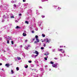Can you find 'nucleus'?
Segmentation results:
<instances>
[{
    "label": "nucleus",
    "mask_w": 77,
    "mask_h": 77,
    "mask_svg": "<svg viewBox=\"0 0 77 77\" xmlns=\"http://www.w3.org/2000/svg\"><path fill=\"white\" fill-rule=\"evenodd\" d=\"M32 10H29L27 11V13L26 14L27 15H31L32 14Z\"/></svg>",
    "instance_id": "nucleus-1"
},
{
    "label": "nucleus",
    "mask_w": 77,
    "mask_h": 77,
    "mask_svg": "<svg viewBox=\"0 0 77 77\" xmlns=\"http://www.w3.org/2000/svg\"><path fill=\"white\" fill-rule=\"evenodd\" d=\"M3 18L4 19H6L7 18H9V15L6 14L5 15H4L3 16Z\"/></svg>",
    "instance_id": "nucleus-2"
},
{
    "label": "nucleus",
    "mask_w": 77,
    "mask_h": 77,
    "mask_svg": "<svg viewBox=\"0 0 77 77\" xmlns=\"http://www.w3.org/2000/svg\"><path fill=\"white\" fill-rule=\"evenodd\" d=\"M57 63H56L55 64H52V66L53 67H54V68H57Z\"/></svg>",
    "instance_id": "nucleus-3"
},
{
    "label": "nucleus",
    "mask_w": 77,
    "mask_h": 77,
    "mask_svg": "<svg viewBox=\"0 0 77 77\" xmlns=\"http://www.w3.org/2000/svg\"><path fill=\"white\" fill-rule=\"evenodd\" d=\"M44 41L45 42L46 44H47V43H48L49 42H50V41H49V40L48 38H46L45 39H44Z\"/></svg>",
    "instance_id": "nucleus-4"
},
{
    "label": "nucleus",
    "mask_w": 77,
    "mask_h": 77,
    "mask_svg": "<svg viewBox=\"0 0 77 77\" xmlns=\"http://www.w3.org/2000/svg\"><path fill=\"white\" fill-rule=\"evenodd\" d=\"M27 46H26L25 47H24V48L25 49V50H28V49H29V47H30V45H27Z\"/></svg>",
    "instance_id": "nucleus-5"
},
{
    "label": "nucleus",
    "mask_w": 77,
    "mask_h": 77,
    "mask_svg": "<svg viewBox=\"0 0 77 77\" xmlns=\"http://www.w3.org/2000/svg\"><path fill=\"white\" fill-rule=\"evenodd\" d=\"M34 53H35V54H37L36 55H37V56H38L39 55V52H38L36 51H35V52H34Z\"/></svg>",
    "instance_id": "nucleus-6"
},
{
    "label": "nucleus",
    "mask_w": 77,
    "mask_h": 77,
    "mask_svg": "<svg viewBox=\"0 0 77 77\" xmlns=\"http://www.w3.org/2000/svg\"><path fill=\"white\" fill-rule=\"evenodd\" d=\"M32 57H33L34 58H36L37 57V55H34V54H32L31 55Z\"/></svg>",
    "instance_id": "nucleus-7"
},
{
    "label": "nucleus",
    "mask_w": 77,
    "mask_h": 77,
    "mask_svg": "<svg viewBox=\"0 0 77 77\" xmlns=\"http://www.w3.org/2000/svg\"><path fill=\"white\" fill-rule=\"evenodd\" d=\"M6 39H9V40H11V38L9 37V36H8L6 37H5Z\"/></svg>",
    "instance_id": "nucleus-8"
},
{
    "label": "nucleus",
    "mask_w": 77,
    "mask_h": 77,
    "mask_svg": "<svg viewBox=\"0 0 77 77\" xmlns=\"http://www.w3.org/2000/svg\"><path fill=\"white\" fill-rule=\"evenodd\" d=\"M11 74H13L14 73V70H11Z\"/></svg>",
    "instance_id": "nucleus-9"
},
{
    "label": "nucleus",
    "mask_w": 77,
    "mask_h": 77,
    "mask_svg": "<svg viewBox=\"0 0 77 77\" xmlns=\"http://www.w3.org/2000/svg\"><path fill=\"white\" fill-rule=\"evenodd\" d=\"M48 54H49V53L48 52H47L44 54V55L47 56V55H48Z\"/></svg>",
    "instance_id": "nucleus-10"
},
{
    "label": "nucleus",
    "mask_w": 77,
    "mask_h": 77,
    "mask_svg": "<svg viewBox=\"0 0 77 77\" xmlns=\"http://www.w3.org/2000/svg\"><path fill=\"white\" fill-rule=\"evenodd\" d=\"M9 64H6L5 65V66H7V67H8L9 66Z\"/></svg>",
    "instance_id": "nucleus-11"
},
{
    "label": "nucleus",
    "mask_w": 77,
    "mask_h": 77,
    "mask_svg": "<svg viewBox=\"0 0 77 77\" xmlns=\"http://www.w3.org/2000/svg\"><path fill=\"white\" fill-rule=\"evenodd\" d=\"M22 55H23V56L25 57H26V54H24V53H22Z\"/></svg>",
    "instance_id": "nucleus-12"
},
{
    "label": "nucleus",
    "mask_w": 77,
    "mask_h": 77,
    "mask_svg": "<svg viewBox=\"0 0 77 77\" xmlns=\"http://www.w3.org/2000/svg\"><path fill=\"white\" fill-rule=\"evenodd\" d=\"M16 2H17V1H11V3H15Z\"/></svg>",
    "instance_id": "nucleus-13"
},
{
    "label": "nucleus",
    "mask_w": 77,
    "mask_h": 77,
    "mask_svg": "<svg viewBox=\"0 0 77 77\" xmlns=\"http://www.w3.org/2000/svg\"><path fill=\"white\" fill-rule=\"evenodd\" d=\"M23 36H26V33H23Z\"/></svg>",
    "instance_id": "nucleus-14"
},
{
    "label": "nucleus",
    "mask_w": 77,
    "mask_h": 77,
    "mask_svg": "<svg viewBox=\"0 0 77 77\" xmlns=\"http://www.w3.org/2000/svg\"><path fill=\"white\" fill-rule=\"evenodd\" d=\"M38 26H41V22H38Z\"/></svg>",
    "instance_id": "nucleus-15"
},
{
    "label": "nucleus",
    "mask_w": 77,
    "mask_h": 77,
    "mask_svg": "<svg viewBox=\"0 0 77 77\" xmlns=\"http://www.w3.org/2000/svg\"><path fill=\"white\" fill-rule=\"evenodd\" d=\"M47 58H48V56H47V57H45L44 58V59H45V60H47Z\"/></svg>",
    "instance_id": "nucleus-16"
},
{
    "label": "nucleus",
    "mask_w": 77,
    "mask_h": 77,
    "mask_svg": "<svg viewBox=\"0 0 77 77\" xmlns=\"http://www.w3.org/2000/svg\"><path fill=\"white\" fill-rule=\"evenodd\" d=\"M0 8L1 9V10H2V8H3V6L1 5L0 6Z\"/></svg>",
    "instance_id": "nucleus-17"
},
{
    "label": "nucleus",
    "mask_w": 77,
    "mask_h": 77,
    "mask_svg": "<svg viewBox=\"0 0 77 77\" xmlns=\"http://www.w3.org/2000/svg\"><path fill=\"white\" fill-rule=\"evenodd\" d=\"M28 6V3L25 4L24 5V6Z\"/></svg>",
    "instance_id": "nucleus-18"
},
{
    "label": "nucleus",
    "mask_w": 77,
    "mask_h": 77,
    "mask_svg": "<svg viewBox=\"0 0 77 77\" xmlns=\"http://www.w3.org/2000/svg\"><path fill=\"white\" fill-rule=\"evenodd\" d=\"M45 1H48V0H42V2H45Z\"/></svg>",
    "instance_id": "nucleus-19"
},
{
    "label": "nucleus",
    "mask_w": 77,
    "mask_h": 77,
    "mask_svg": "<svg viewBox=\"0 0 77 77\" xmlns=\"http://www.w3.org/2000/svg\"><path fill=\"white\" fill-rule=\"evenodd\" d=\"M25 68H28V65H25Z\"/></svg>",
    "instance_id": "nucleus-20"
},
{
    "label": "nucleus",
    "mask_w": 77,
    "mask_h": 77,
    "mask_svg": "<svg viewBox=\"0 0 77 77\" xmlns=\"http://www.w3.org/2000/svg\"><path fill=\"white\" fill-rule=\"evenodd\" d=\"M42 36L43 37H45V34H42Z\"/></svg>",
    "instance_id": "nucleus-21"
},
{
    "label": "nucleus",
    "mask_w": 77,
    "mask_h": 77,
    "mask_svg": "<svg viewBox=\"0 0 77 77\" xmlns=\"http://www.w3.org/2000/svg\"><path fill=\"white\" fill-rule=\"evenodd\" d=\"M36 41L37 42H39V39L38 38H36Z\"/></svg>",
    "instance_id": "nucleus-22"
},
{
    "label": "nucleus",
    "mask_w": 77,
    "mask_h": 77,
    "mask_svg": "<svg viewBox=\"0 0 77 77\" xmlns=\"http://www.w3.org/2000/svg\"><path fill=\"white\" fill-rule=\"evenodd\" d=\"M25 23L28 24H29V22H28V21H25Z\"/></svg>",
    "instance_id": "nucleus-23"
},
{
    "label": "nucleus",
    "mask_w": 77,
    "mask_h": 77,
    "mask_svg": "<svg viewBox=\"0 0 77 77\" xmlns=\"http://www.w3.org/2000/svg\"><path fill=\"white\" fill-rule=\"evenodd\" d=\"M17 59H18V60H21V58L20 57H17Z\"/></svg>",
    "instance_id": "nucleus-24"
},
{
    "label": "nucleus",
    "mask_w": 77,
    "mask_h": 77,
    "mask_svg": "<svg viewBox=\"0 0 77 77\" xmlns=\"http://www.w3.org/2000/svg\"><path fill=\"white\" fill-rule=\"evenodd\" d=\"M16 70H17V71L19 70V68H18V67H17L16 68Z\"/></svg>",
    "instance_id": "nucleus-25"
},
{
    "label": "nucleus",
    "mask_w": 77,
    "mask_h": 77,
    "mask_svg": "<svg viewBox=\"0 0 77 77\" xmlns=\"http://www.w3.org/2000/svg\"><path fill=\"white\" fill-rule=\"evenodd\" d=\"M59 51H63V49H59Z\"/></svg>",
    "instance_id": "nucleus-26"
},
{
    "label": "nucleus",
    "mask_w": 77,
    "mask_h": 77,
    "mask_svg": "<svg viewBox=\"0 0 77 77\" xmlns=\"http://www.w3.org/2000/svg\"><path fill=\"white\" fill-rule=\"evenodd\" d=\"M35 38H36V39H38V35H36L35 37Z\"/></svg>",
    "instance_id": "nucleus-27"
},
{
    "label": "nucleus",
    "mask_w": 77,
    "mask_h": 77,
    "mask_svg": "<svg viewBox=\"0 0 77 77\" xmlns=\"http://www.w3.org/2000/svg\"><path fill=\"white\" fill-rule=\"evenodd\" d=\"M5 21V20L3 19H2V22H4Z\"/></svg>",
    "instance_id": "nucleus-28"
},
{
    "label": "nucleus",
    "mask_w": 77,
    "mask_h": 77,
    "mask_svg": "<svg viewBox=\"0 0 77 77\" xmlns=\"http://www.w3.org/2000/svg\"><path fill=\"white\" fill-rule=\"evenodd\" d=\"M19 28H20V27H19L18 26H17L16 27V29H19Z\"/></svg>",
    "instance_id": "nucleus-29"
},
{
    "label": "nucleus",
    "mask_w": 77,
    "mask_h": 77,
    "mask_svg": "<svg viewBox=\"0 0 77 77\" xmlns=\"http://www.w3.org/2000/svg\"><path fill=\"white\" fill-rule=\"evenodd\" d=\"M38 42L36 41L34 42V43L35 44H38Z\"/></svg>",
    "instance_id": "nucleus-30"
},
{
    "label": "nucleus",
    "mask_w": 77,
    "mask_h": 77,
    "mask_svg": "<svg viewBox=\"0 0 77 77\" xmlns=\"http://www.w3.org/2000/svg\"><path fill=\"white\" fill-rule=\"evenodd\" d=\"M61 53H65V51H61Z\"/></svg>",
    "instance_id": "nucleus-31"
},
{
    "label": "nucleus",
    "mask_w": 77,
    "mask_h": 77,
    "mask_svg": "<svg viewBox=\"0 0 77 77\" xmlns=\"http://www.w3.org/2000/svg\"><path fill=\"white\" fill-rule=\"evenodd\" d=\"M36 14H37V15H39V14L38 12V11L37 10V12H36Z\"/></svg>",
    "instance_id": "nucleus-32"
},
{
    "label": "nucleus",
    "mask_w": 77,
    "mask_h": 77,
    "mask_svg": "<svg viewBox=\"0 0 77 77\" xmlns=\"http://www.w3.org/2000/svg\"><path fill=\"white\" fill-rule=\"evenodd\" d=\"M50 63L51 64H53V63H53V62H52V61H51V62H50Z\"/></svg>",
    "instance_id": "nucleus-33"
},
{
    "label": "nucleus",
    "mask_w": 77,
    "mask_h": 77,
    "mask_svg": "<svg viewBox=\"0 0 77 77\" xmlns=\"http://www.w3.org/2000/svg\"><path fill=\"white\" fill-rule=\"evenodd\" d=\"M31 32L32 33H34L35 32H34V31H32Z\"/></svg>",
    "instance_id": "nucleus-34"
},
{
    "label": "nucleus",
    "mask_w": 77,
    "mask_h": 77,
    "mask_svg": "<svg viewBox=\"0 0 77 77\" xmlns=\"http://www.w3.org/2000/svg\"><path fill=\"white\" fill-rule=\"evenodd\" d=\"M11 18H14V16H11Z\"/></svg>",
    "instance_id": "nucleus-35"
},
{
    "label": "nucleus",
    "mask_w": 77,
    "mask_h": 77,
    "mask_svg": "<svg viewBox=\"0 0 77 77\" xmlns=\"http://www.w3.org/2000/svg\"><path fill=\"white\" fill-rule=\"evenodd\" d=\"M27 42V40H26L25 41V43H26Z\"/></svg>",
    "instance_id": "nucleus-36"
},
{
    "label": "nucleus",
    "mask_w": 77,
    "mask_h": 77,
    "mask_svg": "<svg viewBox=\"0 0 77 77\" xmlns=\"http://www.w3.org/2000/svg\"><path fill=\"white\" fill-rule=\"evenodd\" d=\"M35 38H33V39H32V42H33V41H35Z\"/></svg>",
    "instance_id": "nucleus-37"
},
{
    "label": "nucleus",
    "mask_w": 77,
    "mask_h": 77,
    "mask_svg": "<svg viewBox=\"0 0 77 77\" xmlns=\"http://www.w3.org/2000/svg\"><path fill=\"white\" fill-rule=\"evenodd\" d=\"M14 8H16V5L14 4Z\"/></svg>",
    "instance_id": "nucleus-38"
},
{
    "label": "nucleus",
    "mask_w": 77,
    "mask_h": 77,
    "mask_svg": "<svg viewBox=\"0 0 77 77\" xmlns=\"http://www.w3.org/2000/svg\"><path fill=\"white\" fill-rule=\"evenodd\" d=\"M28 62H29V63H32V61H29Z\"/></svg>",
    "instance_id": "nucleus-39"
},
{
    "label": "nucleus",
    "mask_w": 77,
    "mask_h": 77,
    "mask_svg": "<svg viewBox=\"0 0 77 77\" xmlns=\"http://www.w3.org/2000/svg\"><path fill=\"white\" fill-rule=\"evenodd\" d=\"M11 44H13V45L14 44V42H13V41H11Z\"/></svg>",
    "instance_id": "nucleus-40"
},
{
    "label": "nucleus",
    "mask_w": 77,
    "mask_h": 77,
    "mask_svg": "<svg viewBox=\"0 0 77 77\" xmlns=\"http://www.w3.org/2000/svg\"><path fill=\"white\" fill-rule=\"evenodd\" d=\"M52 51L53 52H54V51H55V49H53Z\"/></svg>",
    "instance_id": "nucleus-41"
},
{
    "label": "nucleus",
    "mask_w": 77,
    "mask_h": 77,
    "mask_svg": "<svg viewBox=\"0 0 77 77\" xmlns=\"http://www.w3.org/2000/svg\"><path fill=\"white\" fill-rule=\"evenodd\" d=\"M44 47H41V49L42 50H44Z\"/></svg>",
    "instance_id": "nucleus-42"
},
{
    "label": "nucleus",
    "mask_w": 77,
    "mask_h": 77,
    "mask_svg": "<svg viewBox=\"0 0 77 77\" xmlns=\"http://www.w3.org/2000/svg\"><path fill=\"white\" fill-rule=\"evenodd\" d=\"M42 18H45V16H42Z\"/></svg>",
    "instance_id": "nucleus-43"
},
{
    "label": "nucleus",
    "mask_w": 77,
    "mask_h": 77,
    "mask_svg": "<svg viewBox=\"0 0 77 77\" xmlns=\"http://www.w3.org/2000/svg\"><path fill=\"white\" fill-rule=\"evenodd\" d=\"M44 47H45V44L44 43V45H43Z\"/></svg>",
    "instance_id": "nucleus-44"
},
{
    "label": "nucleus",
    "mask_w": 77,
    "mask_h": 77,
    "mask_svg": "<svg viewBox=\"0 0 77 77\" xmlns=\"http://www.w3.org/2000/svg\"><path fill=\"white\" fill-rule=\"evenodd\" d=\"M20 48H22V47H23V45H21L20 46Z\"/></svg>",
    "instance_id": "nucleus-45"
},
{
    "label": "nucleus",
    "mask_w": 77,
    "mask_h": 77,
    "mask_svg": "<svg viewBox=\"0 0 77 77\" xmlns=\"http://www.w3.org/2000/svg\"><path fill=\"white\" fill-rule=\"evenodd\" d=\"M7 43L8 44H9V40H7Z\"/></svg>",
    "instance_id": "nucleus-46"
},
{
    "label": "nucleus",
    "mask_w": 77,
    "mask_h": 77,
    "mask_svg": "<svg viewBox=\"0 0 77 77\" xmlns=\"http://www.w3.org/2000/svg\"><path fill=\"white\" fill-rule=\"evenodd\" d=\"M54 59H55V60H57V58L56 57H55L54 58Z\"/></svg>",
    "instance_id": "nucleus-47"
},
{
    "label": "nucleus",
    "mask_w": 77,
    "mask_h": 77,
    "mask_svg": "<svg viewBox=\"0 0 77 77\" xmlns=\"http://www.w3.org/2000/svg\"><path fill=\"white\" fill-rule=\"evenodd\" d=\"M60 57H62V54H60Z\"/></svg>",
    "instance_id": "nucleus-48"
},
{
    "label": "nucleus",
    "mask_w": 77,
    "mask_h": 77,
    "mask_svg": "<svg viewBox=\"0 0 77 77\" xmlns=\"http://www.w3.org/2000/svg\"><path fill=\"white\" fill-rule=\"evenodd\" d=\"M62 47H63V46H60V48H62Z\"/></svg>",
    "instance_id": "nucleus-49"
},
{
    "label": "nucleus",
    "mask_w": 77,
    "mask_h": 77,
    "mask_svg": "<svg viewBox=\"0 0 77 77\" xmlns=\"http://www.w3.org/2000/svg\"><path fill=\"white\" fill-rule=\"evenodd\" d=\"M19 16H21V15H22V14H19Z\"/></svg>",
    "instance_id": "nucleus-50"
},
{
    "label": "nucleus",
    "mask_w": 77,
    "mask_h": 77,
    "mask_svg": "<svg viewBox=\"0 0 77 77\" xmlns=\"http://www.w3.org/2000/svg\"><path fill=\"white\" fill-rule=\"evenodd\" d=\"M15 23H17V22H18V21L16 20H15Z\"/></svg>",
    "instance_id": "nucleus-51"
},
{
    "label": "nucleus",
    "mask_w": 77,
    "mask_h": 77,
    "mask_svg": "<svg viewBox=\"0 0 77 77\" xmlns=\"http://www.w3.org/2000/svg\"><path fill=\"white\" fill-rule=\"evenodd\" d=\"M23 2H26V0H23Z\"/></svg>",
    "instance_id": "nucleus-52"
},
{
    "label": "nucleus",
    "mask_w": 77,
    "mask_h": 77,
    "mask_svg": "<svg viewBox=\"0 0 77 77\" xmlns=\"http://www.w3.org/2000/svg\"><path fill=\"white\" fill-rule=\"evenodd\" d=\"M24 33H26V31H24Z\"/></svg>",
    "instance_id": "nucleus-53"
},
{
    "label": "nucleus",
    "mask_w": 77,
    "mask_h": 77,
    "mask_svg": "<svg viewBox=\"0 0 77 77\" xmlns=\"http://www.w3.org/2000/svg\"><path fill=\"white\" fill-rule=\"evenodd\" d=\"M1 65H2V63H0V66Z\"/></svg>",
    "instance_id": "nucleus-54"
},
{
    "label": "nucleus",
    "mask_w": 77,
    "mask_h": 77,
    "mask_svg": "<svg viewBox=\"0 0 77 77\" xmlns=\"http://www.w3.org/2000/svg\"><path fill=\"white\" fill-rule=\"evenodd\" d=\"M47 65H45V68H46V67H47Z\"/></svg>",
    "instance_id": "nucleus-55"
},
{
    "label": "nucleus",
    "mask_w": 77,
    "mask_h": 77,
    "mask_svg": "<svg viewBox=\"0 0 77 77\" xmlns=\"http://www.w3.org/2000/svg\"><path fill=\"white\" fill-rule=\"evenodd\" d=\"M36 65H37V66H39V65L38 64H36Z\"/></svg>",
    "instance_id": "nucleus-56"
},
{
    "label": "nucleus",
    "mask_w": 77,
    "mask_h": 77,
    "mask_svg": "<svg viewBox=\"0 0 77 77\" xmlns=\"http://www.w3.org/2000/svg\"><path fill=\"white\" fill-rule=\"evenodd\" d=\"M2 38H0V40H2Z\"/></svg>",
    "instance_id": "nucleus-57"
},
{
    "label": "nucleus",
    "mask_w": 77,
    "mask_h": 77,
    "mask_svg": "<svg viewBox=\"0 0 77 77\" xmlns=\"http://www.w3.org/2000/svg\"><path fill=\"white\" fill-rule=\"evenodd\" d=\"M38 29H35V30H36V31H37V30H38Z\"/></svg>",
    "instance_id": "nucleus-58"
},
{
    "label": "nucleus",
    "mask_w": 77,
    "mask_h": 77,
    "mask_svg": "<svg viewBox=\"0 0 77 77\" xmlns=\"http://www.w3.org/2000/svg\"><path fill=\"white\" fill-rule=\"evenodd\" d=\"M49 48H51V47H49Z\"/></svg>",
    "instance_id": "nucleus-59"
},
{
    "label": "nucleus",
    "mask_w": 77,
    "mask_h": 77,
    "mask_svg": "<svg viewBox=\"0 0 77 77\" xmlns=\"http://www.w3.org/2000/svg\"><path fill=\"white\" fill-rule=\"evenodd\" d=\"M66 56V54H64V56Z\"/></svg>",
    "instance_id": "nucleus-60"
},
{
    "label": "nucleus",
    "mask_w": 77,
    "mask_h": 77,
    "mask_svg": "<svg viewBox=\"0 0 77 77\" xmlns=\"http://www.w3.org/2000/svg\"><path fill=\"white\" fill-rule=\"evenodd\" d=\"M44 41H42V42H44Z\"/></svg>",
    "instance_id": "nucleus-61"
},
{
    "label": "nucleus",
    "mask_w": 77,
    "mask_h": 77,
    "mask_svg": "<svg viewBox=\"0 0 77 77\" xmlns=\"http://www.w3.org/2000/svg\"><path fill=\"white\" fill-rule=\"evenodd\" d=\"M4 51V52H6V51Z\"/></svg>",
    "instance_id": "nucleus-62"
},
{
    "label": "nucleus",
    "mask_w": 77,
    "mask_h": 77,
    "mask_svg": "<svg viewBox=\"0 0 77 77\" xmlns=\"http://www.w3.org/2000/svg\"><path fill=\"white\" fill-rule=\"evenodd\" d=\"M37 63H38V61H37Z\"/></svg>",
    "instance_id": "nucleus-63"
},
{
    "label": "nucleus",
    "mask_w": 77,
    "mask_h": 77,
    "mask_svg": "<svg viewBox=\"0 0 77 77\" xmlns=\"http://www.w3.org/2000/svg\"><path fill=\"white\" fill-rule=\"evenodd\" d=\"M39 8H41V7H39Z\"/></svg>",
    "instance_id": "nucleus-64"
}]
</instances>
